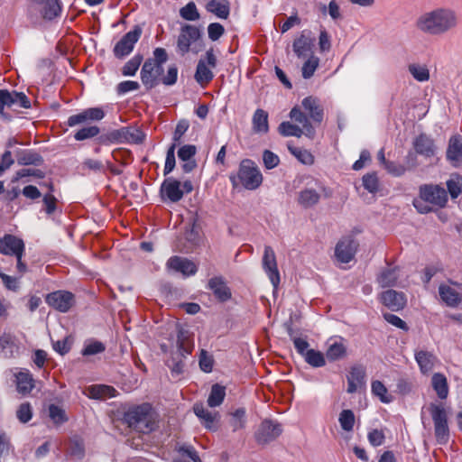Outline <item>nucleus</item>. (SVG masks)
Here are the masks:
<instances>
[{
  "instance_id": "f257e3e1",
  "label": "nucleus",
  "mask_w": 462,
  "mask_h": 462,
  "mask_svg": "<svg viewBox=\"0 0 462 462\" xmlns=\"http://www.w3.org/2000/svg\"><path fill=\"white\" fill-rule=\"evenodd\" d=\"M459 24L457 12L440 6L422 13L416 20V28L430 36H442L455 31Z\"/></svg>"
},
{
  "instance_id": "f03ea898",
  "label": "nucleus",
  "mask_w": 462,
  "mask_h": 462,
  "mask_svg": "<svg viewBox=\"0 0 462 462\" xmlns=\"http://www.w3.org/2000/svg\"><path fill=\"white\" fill-rule=\"evenodd\" d=\"M229 180L233 187L243 186L245 189L254 190L263 182V175L254 162L249 159L243 160L236 174H231Z\"/></svg>"
},
{
  "instance_id": "7ed1b4c3",
  "label": "nucleus",
  "mask_w": 462,
  "mask_h": 462,
  "mask_svg": "<svg viewBox=\"0 0 462 462\" xmlns=\"http://www.w3.org/2000/svg\"><path fill=\"white\" fill-rule=\"evenodd\" d=\"M126 420L134 430L147 434L155 429L156 421L149 404L139 405L126 413Z\"/></svg>"
},
{
  "instance_id": "20e7f679",
  "label": "nucleus",
  "mask_w": 462,
  "mask_h": 462,
  "mask_svg": "<svg viewBox=\"0 0 462 462\" xmlns=\"http://www.w3.org/2000/svg\"><path fill=\"white\" fill-rule=\"evenodd\" d=\"M428 410L434 423L435 436L438 442L446 443L448 440L449 430L444 404L442 402H431Z\"/></svg>"
},
{
  "instance_id": "39448f33",
  "label": "nucleus",
  "mask_w": 462,
  "mask_h": 462,
  "mask_svg": "<svg viewBox=\"0 0 462 462\" xmlns=\"http://www.w3.org/2000/svg\"><path fill=\"white\" fill-rule=\"evenodd\" d=\"M201 35V31L196 25L189 23L183 24L180 27V34L177 39V51L183 56L189 51H193V46L200 40Z\"/></svg>"
},
{
  "instance_id": "423d86ee",
  "label": "nucleus",
  "mask_w": 462,
  "mask_h": 462,
  "mask_svg": "<svg viewBox=\"0 0 462 462\" xmlns=\"http://www.w3.org/2000/svg\"><path fill=\"white\" fill-rule=\"evenodd\" d=\"M217 60L214 54L213 49L208 50L205 54V59H200L197 65L194 78L199 84L204 85L213 79L214 74L212 69L217 67Z\"/></svg>"
},
{
  "instance_id": "0eeeda50",
  "label": "nucleus",
  "mask_w": 462,
  "mask_h": 462,
  "mask_svg": "<svg viewBox=\"0 0 462 462\" xmlns=\"http://www.w3.org/2000/svg\"><path fill=\"white\" fill-rule=\"evenodd\" d=\"M14 106L29 108L31 107V101L23 92L0 89V116L2 117H6L5 108L12 107Z\"/></svg>"
},
{
  "instance_id": "6e6552de",
  "label": "nucleus",
  "mask_w": 462,
  "mask_h": 462,
  "mask_svg": "<svg viewBox=\"0 0 462 462\" xmlns=\"http://www.w3.org/2000/svg\"><path fill=\"white\" fill-rule=\"evenodd\" d=\"M420 198L421 200L444 208L448 202L446 189L437 184H424L420 187Z\"/></svg>"
},
{
  "instance_id": "1a4fd4ad",
  "label": "nucleus",
  "mask_w": 462,
  "mask_h": 462,
  "mask_svg": "<svg viewBox=\"0 0 462 462\" xmlns=\"http://www.w3.org/2000/svg\"><path fill=\"white\" fill-rule=\"evenodd\" d=\"M190 353L191 348L186 346L183 332L180 331L177 336V351L167 362L172 374L179 375L183 373L185 365L182 359Z\"/></svg>"
},
{
  "instance_id": "9d476101",
  "label": "nucleus",
  "mask_w": 462,
  "mask_h": 462,
  "mask_svg": "<svg viewBox=\"0 0 462 462\" xmlns=\"http://www.w3.org/2000/svg\"><path fill=\"white\" fill-rule=\"evenodd\" d=\"M105 116L106 112L102 106L89 107L81 110L78 114L69 116L67 120V125L69 127H74L79 125L101 121Z\"/></svg>"
},
{
  "instance_id": "9b49d317",
  "label": "nucleus",
  "mask_w": 462,
  "mask_h": 462,
  "mask_svg": "<svg viewBox=\"0 0 462 462\" xmlns=\"http://www.w3.org/2000/svg\"><path fill=\"white\" fill-rule=\"evenodd\" d=\"M162 72L163 67H161L152 59H148L144 61L140 76L146 89H152L160 83Z\"/></svg>"
},
{
  "instance_id": "f8f14e48",
  "label": "nucleus",
  "mask_w": 462,
  "mask_h": 462,
  "mask_svg": "<svg viewBox=\"0 0 462 462\" xmlns=\"http://www.w3.org/2000/svg\"><path fill=\"white\" fill-rule=\"evenodd\" d=\"M282 432V425L272 420H264L259 425L254 433V438L259 444H267L276 439Z\"/></svg>"
},
{
  "instance_id": "ddd939ff",
  "label": "nucleus",
  "mask_w": 462,
  "mask_h": 462,
  "mask_svg": "<svg viewBox=\"0 0 462 462\" xmlns=\"http://www.w3.org/2000/svg\"><path fill=\"white\" fill-rule=\"evenodd\" d=\"M46 303L54 310L66 313L75 303L73 293L68 291H56L47 294Z\"/></svg>"
},
{
  "instance_id": "4468645a",
  "label": "nucleus",
  "mask_w": 462,
  "mask_h": 462,
  "mask_svg": "<svg viewBox=\"0 0 462 462\" xmlns=\"http://www.w3.org/2000/svg\"><path fill=\"white\" fill-rule=\"evenodd\" d=\"M347 389L348 393H355L358 391L365 390L366 387V368L365 365L356 364L350 367L347 374Z\"/></svg>"
},
{
  "instance_id": "2eb2a0df",
  "label": "nucleus",
  "mask_w": 462,
  "mask_h": 462,
  "mask_svg": "<svg viewBox=\"0 0 462 462\" xmlns=\"http://www.w3.org/2000/svg\"><path fill=\"white\" fill-rule=\"evenodd\" d=\"M142 34V30L140 27L135 26L134 30L125 33L121 40L115 45L114 47V55L122 59L127 55H129L135 43L138 42Z\"/></svg>"
},
{
  "instance_id": "dca6fc26",
  "label": "nucleus",
  "mask_w": 462,
  "mask_h": 462,
  "mask_svg": "<svg viewBox=\"0 0 462 462\" xmlns=\"http://www.w3.org/2000/svg\"><path fill=\"white\" fill-rule=\"evenodd\" d=\"M263 268L274 290H276L280 284V273L277 267L275 253L269 245L264 247Z\"/></svg>"
},
{
  "instance_id": "f3484780",
  "label": "nucleus",
  "mask_w": 462,
  "mask_h": 462,
  "mask_svg": "<svg viewBox=\"0 0 462 462\" xmlns=\"http://www.w3.org/2000/svg\"><path fill=\"white\" fill-rule=\"evenodd\" d=\"M161 195L163 200L180 201L184 195V191L181 189V182L173 178L165 179L161 186Z\"/></svg>"
},
{
  "instance_id": "a211bd4d",
  "label": "nucleus",
  "mask_w": 462,
  "mask_h": 462,
  "mask_svg": "<svg viewBox=\"0 0 462 462\" xmlns=\"http://www.w3.org/2000/svg\"><path fill=\"white\" fill-rule=\"evenodd\" d=\"M358 244L352 238L340 240L335 248V255L338 262L347 263L355 256Z\"/></svg>"
},
{
  "instance_id": "6ab92c4d",
  "label": "nucleus",
  "mask_w": 462,
  "mask_h": 462,
  "mask_svg": "<svg viewBox=\"0 0 462 462\" xmlns=\"http://www.w3.org/2000/svg\"><path fill=\"white\" fill-rule=\"evenodd\" d=\"M315 39L310 31H303L301 34L293 42V51L298 58H306L313 54V46Z\"/></svg>"
},
{
  "instance_id": "aec40b11",
  "label": "nucleus",
  "mask_w": 462,
  "mask_h": 462,
  "mask_svg": "<svg viewBox=\"0 0 462 462\" xmlns=\"http://www.w3.org/2000/svg\"><path fill=\"white\" fill-rule=\"evenodd\" d=\"M0 253L5 255L14 256L23 254L24 243L21 238L14 235H5L4 237L0 238Z\"/></svg>"
},
{
  "instance_id": "412c9836",
  "label": "nucleus",
  "mask_w": 462,
  "mask_h": 462,
  "mask_svg": "<svg viewBox=\"0 0 462 462\" xmlns=\"http://www.w3.org/2000/svg\"><path fill=\"white\" fill-rule=\"evenodd\" d=\"M413 147L415 152L425 159L433 158L437 154L438 149L434 140L425 134H420L414 139Z\"/></svg>"
},
{
  "instance_id": "4be33fe9",
  "label": "nucleus",
  "mask_w": 462,
  "mask_h": 462,
  "mask_svg": "<svg viewBox=\"0 0 462 462\" xmlns=\"http://www.w3.org/2000/svg\"><path fill=\"white\" fill-rule=\"evenodd\" d=\"M193 411L205 428L213 431L217 430V422L219 419L217 411H208L203 403L194 404Z\"/></svg>"
},
{
  "instance_id": "5701e85b",
  "label": "nucleus",
  "mask_w": 462,
  "mask_h": 462,
  "mask_svg": "<svg viewBox=\"0 0 462 462\" xmlns=\"http://www.w3.org/2000/svg\"><path fill=\"white\" fill-rule=\"evenodd\" d=\"M167 268L185 276L194 275L198 270L192 261L180 256L171 257L167 262Z\"/></svg>"
},
{
  "instance_id": "b1692460",
  "label": "nucleus",
  "mask_w": 462,
  "mask_h": 462,
  "mask_svg": "<svg viewBox=\"0 0 462 462\" xmlns=\"http://www.w3.org/2000/svg\"><path fill=\"white\" fill-rule=\"evenodd\" d=\"M447 160L454 166L462 163V136L455 134L450 137L446 152Z\"/></svg>"
},
{
  "instance_id": "393cba45",
  "label": "nucleus",
  "mask_w": 462,
  "mask_h": 462,
  "mask_svg": "<svg viewBox=\"0 0 462 462\" xmlns=\"http://www.w3.org/2000/svg\"><path fill=\"white\" fill-rule=\"evenodd\" d=\"M439 294L441 300L450 308H457L462 301V294L450 284L441 283Z\"/></svg>"
},
{
  "instance_id": "a878e982",
  "label": "nucleus",
  "mask_w": 462,
  "mask_h": 462,
  "mask_svg": "<svg viewBox=\"0 0 462 462\" xmlns=\"http://www.w3.org/2000/svg\"><path fill=\"white\" fill-rule=\"evenodd\" d=\"M382 303L393 311H398L404 308L406 298L402 292L388 290L381 294Z\"/></svg>"
},
{
  "instance_id": "bb28decb",
  "label": "nucleus",
  "mask_w": 462,
  "mask_h": 462,
  "mask_svg": "<svg viewBox=\"0 0 462 462\" xmlns=\"http://www.w3.org/2000/svg\"><path fill=\"white\" fill-rule=\"evenodd\" d=\"M301 106L315 123L320 124L322 122L323 108L317 97L312 96L305 97L301 102Z\"/></svg>"
},
{
  "instance_id": "cd10ccee",
  "label": "nucleus",
  "mask_w": 462,
  "mask_h": 462,
  "mask_svg": "<svg viewBox=\"0 0 462 462\" xmlns=\"http://www.w3.org/2000/svg\"><path fill=\"white\" fill-rule=\"evenodd\" d=\"M290 117L295 123L300 125L304 131V134L309 138H313L315 135V129L310 124L308 116L298 106H294L290 112Z\"/></svg>"
},
{
  "instance_id": "c85d7f7f",
  "label": "nucleus",
  "mask_w": 462,
  "mask_h": 462,
  "mask_svg": "<svg viewBox=\"0 0 462 462\" xmlns=\"http://www.w3.org/2000/svg\"><path fill=\"white\" fill-rule=\"evenodd\" d=\"M208 288L220 301H226L231 298V291L222 277L211 278Z\"/></svg>"
},
{
  "instance_id": "c756f323",
  "label": "nucleus",
  "mask_w": 462,
  "mask_h": 462,
  "mask_svg": "<svg viewBox=\"0 0 462 462\" xmlns=\"http://www.w3.org/2000/svg\"><path fill=\"white\" fill-rule=\"evenodd\" d=\"M415 360L420 367V372L422 374H427L433 369L435 362L437 361V357L431 352L425 350H416Z\"/></svg>"
},
{
  "instance_id": "7c9ffc66",
  "label": "nucleus",
  "mask_w": 462,
  "mask_h": 462,
  "mask_svg": "<svg viewBox=\"0 0 462 462\" xmlns=\"http://www.w3.org/2000/svg\"><path fill=\"white\" fill-rule=\"evenodd\" d=\"M253 130L256 134H267L269 131L268 113L258 108L254 111L252 118Z\"/></svg>"
},
{
  "instance_id": "2f4dec72",
  "label": "nucleus",
  "mask_w": 462,
  "mask_h": 462,
  "mask_svg": "<svg viewBox=\"0 0 462 462\" xmlns=\"http://www.w3.org/2000/svg\"><path fill=\"white\" fill-rule=\"evenodd\" d=\"M206 9L220 19H226L230 13V5L227 0H210Z\"/></svg>"
},
{
  "instance_id": "473e14b6",
  "label": "nucleus",
  "mask_w": 462,
  "mask_h": 462,
  "mask_svg": "<svg viewBox=\"0 0 462 462\" xmlns=\"http://www.w3.org/2000/svg\"><path fill=\"white\" fill-rule=\"evenodd\" d=\"M431 385L439 399H447L448 395V384L443 374L435 373L431 378Z\"/></svg>"
},
{
  "instance_id": "72a5a7b5",
  "label": "nucleus",
  "mask_w": 462,
  "mask_h": 462,
  "mask_svg": "<svg viewBox=\"0 0 462 462\" xmlns=\"http://www.w3.org/2000/svg\"><path fill=\"white\" fill-rule=\"evenodd\" d=\"M34 387L33 379L28 371H22L16 374V388L18 393L25 395Z\"/></svg>"
},
{
  "instance_id": "f704fd0d",
  "label": "nucleus",
  "mask_w": 462,
  "mask_h": 462,
  "mask_svg": "<svg viewBox=\"0 0 462 462\" xmlns=\"http://www.w3.org/2000/svg\"><path fill=\"white\" fill-rule=\"evenodd\" d=\"M320 199V195L314 189H305L299 193L298 202L303 208L315 206Z\"/></svg>"
},
{
  "instance_id": "c9c22d12",
  "label": "nucleus",
  "mask_w": 462,
  "mask_h": 462,
  "mask_svg": "<svg viewBox=\"0 0 462 462\" xmlns=\"http://www.w3.org/2000/svg\"><path fill=\"white\" fill-rule=\"evenodd\" d=\"M398 272L399 269L396 267L385 268L377 278L379 284L383 288L394 286L398 280Z\"/></svg>"
},
{
  "instance_id": "e433bc0d",
  "label": "nucleus",
  "mask_w": 462,
  "mask_h": 462,
  "mask_svg": "<svg viewBox=\"0 0 462 462\" xmlns=\"http://www.w3.org/2000/svg\"><path fill=\"white\" fill-rule=\"evenodd\" d=\"M115 388L105 384L92 385L88 388V394L92 399H103L114 397Z\"/></svg>"
},
{
  "instance_id": "4c0bfd02",
  "label": "nucleus",
  "mask_w": 462,
  "mask_h": 462,
  "mask_svg": "<svg viewBox=\"0 0 462 462\" xmlns=\"http://www.w3.org/2000/svg\"><path fill=\"white\" fill-rule=\"evenodd\" d=\"M42 9V15L46 20H52L60 15L61 5L60 0H45Z\"/></svg>"
},
{
  "instance_id": "58836bf2",
  "label": "nucleus",
  "mask_w": 462,
  "mask_h": 462,
  "mask_svg": "<svg viewBox=\"0 0 462 462\" xmlns=\"http://www.w3.org/2000/svg\"><path fill=\"white\" fill-rule=\"evenodd\" d=\"M226 388L218 383L213 384L208 398V405L211 408L218 407L224 402Z\"/></svg>"
},
{
  "instance_id": "ea45409f",
  "label": "nucleus",
  "mask_w": 462,
  "mask_h": 462,
  "mask_svg": "<svg viewBox=\"0 0 462 462\" xmlns=\"http://www.w3.org/2000/svg\"><path fill=\"white\" fill-rule=\"evenodd\" d=\"M408 70L419 82H426L430 79V70L426 65L412 63L408 66Z\"/></svg>"
},
{
  "instance_id": "a19ab883",
  "label": "nucleus",
  "mask_w": 462,
  "mask_h": 462,
  "mask_svg": "<svg viewBox=\"0 0 462 462\" xmlns=\"http://www.w3.org/2000/svg\"><path fill=\"white\" fill-rule=\"evenodd\" d=\"M278 132L282 136L300 137L302 134H304L302 128L288 121L282 122L280 124Z\"/></svg>"
},
{
  "instance_id": "79ce46f5",
  "label": "nucleus",
  "mask_w": 462,
  "mask_h": 462,
  "mask_svg": "<svg viewBox=\"0 0 462 462\" xmlns=\"http://www.w3.org/2000/svg\"><path fill=\"white\" fill-rule=\"evenodd\" d=\"M371 392L374 395L377 396L383 403H389L393 398L388 394V390L384 384L378 380L373 381L371 383Z\"/></svg>"
},
{
  "instance_id": "37998d69",
  "label": "nucleus",
  "mask_w": 462,
  "mask_h": 462,
  "mask_svg": "<svg viewBox=\"0 0 462 462\" xmlns=\"http://www.w3.org/2000/svg\"><path fill=\"white\" fill-rule=\"evenodd\" d=\"M346 353V349L342 343L334 342L328 346L326 351V356L329 361L334 362L343 358Z\"/></svg>"
},
{
  "instance_id": "c03bdc74",
  "label": "nucleus",
  "mask_w": 462,
  "mask_h": 462,
  "mask_svg": "<svg viewBox=\"0 0 462 462\" xmlns=\"http://www.w3.org/2000/svg\"><path fill=\"white\" fill-rule=\"evenodd\" d=\"M447 188L452 199H457L462 192V176L452 174L447 180Z\"/></svg>"
},
{
  "instance_id": "a18cd8bd",
  "label": "nucleus",
  "mask_w": 462,
  "mask_h": 462,
  "mask_svg": "<svg viewBox=\"0 0 462 462\" xmlns=\"http://www.w3.org/2000/svg\"><path fill=\"white\" fill-rule=\"evenodd\" d=\"M355 414L352 410L346 409L339 413L338 422L345 431H352L355 426Z\"/></svg>"
},
{
  "instance_id": "49530a36",
  "label": "nucleus",
  "mask_w": 462,
  "mask_h": 462,
  "mask_svg": "<svg viewBox=\"0 0 462 462\" xmlns=\"http://www.w3.org/2000/svg\"><path fill=\"white\" fill-rule=\"evenodd\" d=\"M289 151L294 155L299 162L305 165H311L314 162V156L312 153L306 149L288 146Z\"/></svg>"
},
{
  "instance_id": "de8ad7c7",
  "label": "nucleus",
  "mask_w": 462,
  "mask_h": 462,
  "mask_svg": "<svg viewBox=\"0 0 462 462\" xmlns=\"http://www.w3.org/2000/svg\"><path fill=\"white\" fill-rule=\"evenodd\" d=\"M319 57L315 56L314 54L308 56L307 60L303 63L301 68L302 77L306 79H310L314 75L317 68L319 67Z\"/></svg>"
},
{
  "instance_id": "09e8293b",
  "label": "nucleus",
  "mask_w": 462,
  "mask_h": 462,
  "mask_svg": "<svg viewBox=\"0 0 462 462\" xmlns=\"http://www.w3.org/2000/svg\"><path fill=\"white\" fill-rule=\"evenodd\" d=\"M303 357L313 367H322L326 365L324 355L315 349H310Z\"/></svg>"
},
{
  "instance_id": "8fccbe9b",
  "label": "nucleus",
  "mask_w": 462,
  "mask_h": 462,
  "mask_svg": "<svg viewBox=\"0 0 462 462\" xmlns=\"http://www.w3.org/2000/svg\"><path fill=\"white\" fill-rule=\"evenodd\" d=\"M230 425L233 431L242 430L245 426V410L244 408L236 409L231 413Z\"/></svg>"
},
{
  "instance_id": "3c124183",
  "label": "nucleus",
  "mask_w": 462,
  "mask_h": 462,
  "mask_svg": "<svg viewBox=\"0 0 462 462\" xmlns=\"http://www.w3.org/2000/svg\"><path fill=\"white\" fill-rule=\"evenodd\" d=\"M100 128L97 125H88L80 128L74 134V139L76 141H84L87 139H91L99 134Z\"/></svg>"
},
{
  "instance_id": "603ef678",
  "label": "nucleus",
  "mask_w": 462,
  "mask_h": 462,
  "mask_svg": "<svg viewBox=\"0 0 462 462\" xmlns=\"http://www.w3.org/2000/svg\"><path fill=\"white\" fill-rule=\"evenodd\" d=\"M180 15L184 20L190 22L197 21L200 18V14L194 2H189L185 6L181 7Z\"/></svg>"
},
{
  "instance_id": "864d4df0",
  "label": "nucleus",
  "mask_w": 462,
  "mask_h": 462,
  "mask_svg": "<svg viewBox=\"0 0 462 462\" xmlns=\"http://www.w3.org/2000/svg\"><path fill=\"white\" fill-rule=\"evenodd\" d=\"M125 143H142L145 138L143 132L134 127H125Z\"/></svg>"
},
{
  "instance_id": "5fc2aeb1",
  "label": "nucleus",
  "mask_w": 462,
  "mask_h": 462,
  "mask_svg": "<svg viewBox=\"0 0 462 462\" xmlns=\"http://www.w3.org/2000/svg\"><path fill=\"white\" fill-rule=\"evenodd\" d=\"M125 139V127L120 129L113 130L106 135L100 137L102 143H124Z\"/></svg>"
},
{
  "instance_id": "6e6d98bb",
  "label": "nucleus",
  "mask_w": 462,
  "mask_h": 462,
  "mask_svg": "<svg viewBox=\"0 0 462 462\" xmlns=\"http://www.w3.org/2000/svg\"><path fill=\"white\" fill-rule=\"evenodd\" d=\"M362 182L364 188L370 193H376L379 189V180L375 172L365 174Z\"/></svg>"
},
{
  "instance_id": "4d7b16f0",
  "label": "nucleus",
  "mask_w": 462,
  "mask_h": 462,
  "mask_svg": "<svg viewBox=\"0 0 462 462\" xmlns=\"http://www.w3.org/2000/svg\"><path fill=\"white\" fill-rule=\"evenodd\" d=\"M49 416L56 425L62 424L68 420L65 411L56 404H51L49 406Z\"/></svg>"
},
{
  "instance_id": "13d9d810",
  "label": "nucleus",
  "mask_w": 462,
  "mask_h": 462,
  "mask_svg": "<svg viewBox=\"0 0 462 462\" xmlns=\"http://www.w3.org/2000/svg\"><path fill=\"white\" fill-rule=\"evenodd\" d=\"M17 162L20 165H39L42 163V158L36 152L26 151L18 156Z\"/></svg>"
},
{
  "instance_id": "bf43d9fd",
  "label": "nucleus",
  "mask_w": 462,
  "mask_h": 462,
  "mask_svg": "<svg viewBox=\"0 0 462 462\" xmlns=\"http://www.w3.org/2000/svg\"><path fill=\"white\" fill-rule=\"evenodd\" d=\"M142 56L135 55L129 60L122 69L124 76H134L142 63Z\"/></svg>"
},
{
  "instance_id": "052dcab7",
  "label": "nucleus",
  "mask_w": 462,
  "mask_h": 462,
  "mask_svg": "<svg viewBox=\"0 0 462 462\" xmlns=\"http://www.w3.org/2000/svg\"><path fill=\"white\" fill-rule=\"evenodd\" d=\"M30 176H32V177H35L38 179H42V178H44L45 173H44V171H42L40 169L23 168V169H21L18 171H16L13 181H16L23 178L30 177Z\"/></svg>"
},
{
  "instance_id": "680f3d73",
  "label": "nucleus",
  "mask_w": 462,
  "mask_h": 462,
  "mask_svg": "<svg viewBox=\"0 0 462 462\" xmlns=\"http://www.w3.org/2000/svg\"><path fill=\"white\" fill-rule=\"evenodd\" d=\"M16 417L22 423H27L32 418V409L29 402L22 403L16 411Z\"/></svg>"
},
{
  "instance_id": "e2e57ef3",
  "label": "nucleus",
  "mask_w": 462,
  "mask_h": 462,
  "mask_svg": "<svg viewBox=\"0 0 462 462\" xmlns=\"http://www.w3.org/2000/svg\"><path fill=\"white\" fill-rule=\"evenodd\" d=\"M176 143H171V145L169 147L167 153H166V159H165V165L163 169V174L168 175L171 173L174 167H175V149H176Z\"/></svg>"
},
{
  "instance_id": "0e129e2a",
  "label": "nucleus",
  "mask_w": 462,
  "mask_h": 462,
  "mask_svg": "<svg viewBox=\"0 0 462 462\" xmlns=\"http://www.w3.org/2000/svg\"><path fill=\"white\" fill-rule=\"evenodd\" d=\"M263 162L266 169L272 170L278 166L280 163V158L274 152L269 150H264L263 152Z\"/></svg>"
},
{
  "instance_id": "69168bd1",
  "label": "nucleus",
  "mask_w": 462,
  "mask_h": 462,
  "mask_svg": "<svg viewBox=\"0 0 462 462\" xmlns=\"http://www.w3.org/2000/svg\"><path fill=\"white\" fill-rule=\"evenodd\" d=\"M106 347L102 342L91 341L88 343L82 350L83 356H93L105 351Z\"/></svg>"
},
{
  "instance_id": "338daca9",
  "label": "nucleus",
  "mask_w": 462,
  "mask_h": 462,
  "mask_svg": "<svg viewBox=\"0 0 462 462\" xmlns=\"http://www.w3.org/2000/svg\"><path fill=\"white\" fill-rule=\"evenodd\" d=\"M176 450L182 456L189 457L193 462H201V459L198 452L191 445L184 444L179 446L178 448H176Z\"/></svg>"
},
{
  "instance_id": "774afa93",
  "label": "nucleus",
  "mask_w": 462,
  "mask_h": 462,
  "mask_svg": "<svg viewBox=\"0 0 462 462\" xmlns=\"http://www.w3.org/2000/svg\"><path fill=\"white\" fill-rule=\"evenodd\" d=\"M197 152V148L193 144H186L178 150V157L181 161L191 160Z\"/></svg>"
}]
</instances>
